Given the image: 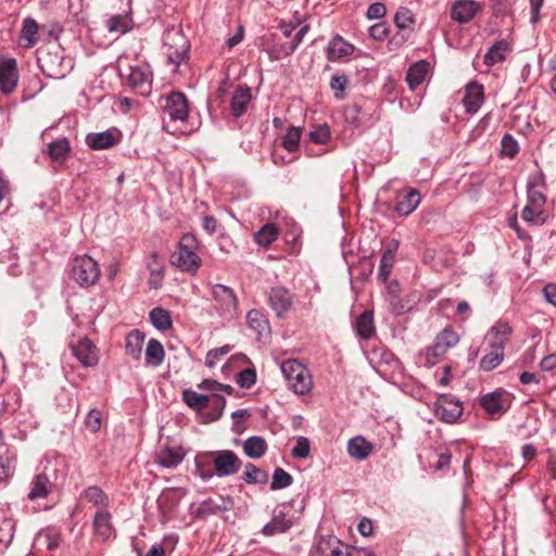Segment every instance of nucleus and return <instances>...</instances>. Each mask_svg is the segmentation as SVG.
<instances>
[{"instance_id": "f257e3e1", "label": "nucleus", "mask_w": 556, "mask_h": 556, "mask_svg": "<svg viewBox=\"0 0 556 556\" xmlns=\"http://www.w3.org/2000/svg\"><path fill=\"white\" fill-rule=\"evenodd\" d=\"M513 334V327L507 320H497L486 332L484 342L488 353L480 359L479 368L483 371H492L504 361L506 344Z\"/></svg>"}, {"instance_id": "f03ea898", "label": "nucleus", "mask_w": 556, "mask_h": 556, "mask_svg": "<svg viewBox=\"0 0 556 556\" xmlns=\"http://www.w3.org/2000/svg\"><path fill=\"white\" fill-rule=\"evenodd\" d=\"M200 242L193 233H184L170 255V264L180 271L197 275L202 266V258L198 254Z\"/></svg>"}, {"instance_id": "7ed1b4c3", "label": "nucleus", "mask_w": 556, "mask_h": 556, "mask_svg": "<svg viewBox=\"0 0 556 556\" xmlns=\"http://www.w3.org/2000/svg\"><path fill=\"white\" fill-rule=\"evenodd\" d=\"M281 372L290 390L295 394L305 395L313 388V380L308 369L296 359H287L281 363Z\"/></svg>"}, {"instance_id": "20e7f679", "label": "nucleus", "mask_w": 556, "mask_h": 556, "mask_svg": "<svg viewBox=\"0 0 556 556\" xmlns=\"http://www.w3.org/2000/svg\"><path fill=\"white\" fill-rule=\"evenodd\" d=\"M100 267L97 261L85 254L76 256L71 262V278L81 288H88L98 282Z\"/></svg>"}, {"instance_id": "39448f33", "label": "nucleus", "mask_w": 556, "mask_h": 556, "mask_svg": "<svg viewBox=\"0 0 556 556\" xmlns=\"http://www.w3.org/2000/svg\"><path fill=\"white\" fill-rule=\"evenodd\" d=\"M308 30L309 26L303 25L290 41H285L283 38L277 34H270L266 38L268 54L274 60H280L291 55L298 49Z\"/></svg>"}, {"instance_id": "423d86ee", "label": "nucleus", "mask_w": 556, "mask_h": 556, "mask_svg": "<svg viewBox=\"0 0 556 556\" xmlns=\"http://www.w3.org/2000/svg\"><path fill=\"white\" fill-rule=\"evenodd\" d=\"M546 197L538 191L527 193V204L521 211V218L533 226H542L548 219V213L545 210Z\"/></svg>"}, {"instance_id": "0eeeda50", "label": "nucleus", "mask_w": 556, "mask_h": 556, "mask_svg": "<svg viewBox=\"0 0 556 556\" xmlns=\"http://www.w3.org/2000/svg\"><path fill=\"white\" fill-rule=\"evenodd\" d=\"M55 469L45 467L41 472L36 473L30 483L27 498L29 501L47 498L56 490Z\"/></svg>"}, {"instance_id": "6e6552de", "label": "nucleus", "mask_w": 556, "mask_h": 556, "mask_svg": "<svg viewBox=\"0 0 556 556\" xmlns=\"http://www.w3.org/2000/svg\"><path fill=\"white\" fill-rule=\"evenodd\" d=\"M160 106L173 122H186L189 117L187 97L180 91H172L160 99Z\"/></svg>"}, {"instance_id": "1a4fd4ad", "label": "nucleus", "mask_w": 556, "mask_h": 556, "mask_svg": "<svg viewBox=\"0 0 556 556\" xmlns=\"http://www.w3.org/2000/svg\"><path fill=\"white\" fill-rule=\"evenodd\" d=\"M267 303L279 319L288 316L294 304V294L283 286H275L267 292Z\"/></svg>"}, {"instance_id": "9d476101", "label": "nucleus", "mask_w": 556, "mask_h": 556, "mask_svg": "<svg viewBox=\"0 0 556 556\" xmlns=\"http://www.w3.org/2000/svg\"><path fill=\"white\" fill-rule=\"evenodd\" d=\"M480 406L490 416H501L507 412L511 405V395L503 388L488 392L480 396Z\"/></svg>"}, {"instance_id": "9b49d317", "label": "nucleus", "mask_w": 556, "mask_h": 556, "mask_svg": "<svg viewBox=\"0 0 556 556\" xmlns=\"http://www.w3.org/2000/svg\"><path fill=\"white\" fill-rule=\"evenodd\" d=\"M214 464L215 473L218 477H228L239 472L242 460L231 450H219L210 452Z\"/></svg>"}, {"instance_id": "f8f14e48", "label": "nucleus", "mask_w": 556, "mask_h": 556, "mask_svg": "<svg viewBox=\"0 0 556 556\" xmlns=\"http://www.w3.org/2000/svg\"><path fill=\"white\" fill-rule=\"evenodd\" d=\"M462 402L451 394H440L434 403V415L441 421L454 424L463 414Z\"/></svg>"}, {"instance_id": "ddd939ff", "label": "nucleus", "mask_w": 556, "mask_h": 556, "mask_svg": "<svg viewBox=\"0 0 556 556\" xmlns=\"http://www.w3.org/2000/svg\"><path fill=\"white\" fill-rule=\"evenodd\" d=\"M153 75L149 65H137L129 67L127 85L138 94L147 97L152 90Z\"/></svg>"}, {"instance_id": "4468645a", "label": "nucleus", "mask_w": 556, "mask_h": 556, "mask_svg": "<svg viewBox=\"0 0 556 556\" xmlns=\"http://www.w3.org/2000/svg\"><path fill=\"white\" fill-rule=\"evenodd\" d=\"M17 61L14 58L0 60V91L9 96L13 93L18 84Z\"/></svg>"}, {"instance_id": "2eb2a0df", "label": "nucleus", "mask_w": 556, "mask_h": 556, "mask_svg": "<svg viewBox=\"0 0 556 556\" xmlns=\"http://www.w3.org/2000/svg\"><path fill=\"white\" fill-rule=\"evenodd\" d=\"M482 10V5L475 0H455L451 7V20L458 24H467Z\"/></svg>"}, {"instance_id": "dca6fc26", "label": "nucleus", "mask_w": 556, "mask_h": 556, "mask_svg": "<svg viewBox=\"0 0 556 556\" xmlns=\"http://www.w3.org/2000/svg\"><path fill=\"white\" fill-rule=\"evenodd\" d=\"M92 530L102 542L116 536V529L112 521V514L106 510H96L92 518Z\"/></svg>"}, {"instance_id": "f3484780", "label": "nucleus", "mask_w": 556, "mask_h": 556, "mask_svg": "<svg viewBox=\"0 0 556 556\" xmlns=\"http://www.w3.org/2000/svg\"><path fill=\"white\" fill-rule=\"evenodd\" d=\"M72 353L85 367H93L98 364V349L91 340L84 338L72 345Z\"/></svg>"}, {"instance_id": "a211bd4d", "label": "nucleus", "mask_w": 556, "mask_h": 556, "mask_svg": "<svg viewBox=\"0 0 556 556\" xmlns=\"http://www.w3.org/2000/svg\"><path fill=\"white\" fill-rule=\"evenodd\" d=\"M212 296L219 304L222 311L233 314L238 309V299L235 291L225 285L216 283L212 287Z\"/></svg>"}, {"instance_id": "6ab92c4d", "label": "nucleus", "mask_w": 556, "mask_h": 556, "mask_svg": "<svg viewBox=\"0 0 556 556\" xmlns=\"http://www.w3.org/2000/svg\"><path fill=\"white\" fill-rule=\"evenodd\" d=\"M252 100V89L245 85H238L230 99V113L233 117L239 118L243 116Z\"/></svg>"}, {"instance_id": "aec40b11", "label": "nucleus", "mask_w": 556, "mask_h": 556, "mask_svg": "<svg viewBox=\"0 0 556 556\" xmlns=\"http://www.w3.org/2000/svg\"><path fill=\"white\" fill-rule=\"evenodd\" d=\"M121 140L117 129H108L100 132H90L86 136V143L92 150H105L116 146Z\"/></svg>"}, {"instance_id": "412c9836", "label": "nucleus", "mask_w": 556, "mask_h": 556, "mask_svg": "<svg viewBox=\"0 0 556 556\" xmlns=\"http://www.w3.org/2000/svg\"><path fill=\"white\" fill-rule=\"evenodd\" d=\"M421 195L417 189L409 188L397 193L395 212L401 216H408L420 204Z\"/></svg>"}, {"instance_id": "4be33fe9", "label": "nucleus", "mask_w": 556, "mask_h": 556, "mask_svg": "<svg viewBox=\"0 0 556 556\" xmlns=\"http://www.w3.org/2000/svg\"><path fill=\"white\" fill-rule=\"evenodd\" d=\"M354 51V45L348 42L342 36L336 35L328 42L326 58L329 62H338L352 55Z\"/></svg>"}, {"instance_id": "5701e85b", "label": "nucleus", "mask_w": 556, "mask_h": 556, "mask_svg": "<svg viewBox=\"0 0 556 556\" xmlns=\"http://www.w3.org/2000/svg\"><path fill=\"white\" fill-rule=\"evenodd\" d=\"M185 451L180 445L165 444L156 454V463L164 468H177L185 458Z\"/></svg>"}, {"instance_id": "b1692460", "label": "nucleus", "mask_w": 556, "mask_h": 556, "mask_svg": "<svg viewBox=\"0 0 556 556\" xmlns=\"http://www.w3.org/2000/svg\"><path fill=\"white\" fill-rule=\"evenodd\" d=\"M484 101V89L478 81H471L466 86L463 104L469 114H475L479 111Z\"/></svg>"}, {"instance_id": "393cba45", "label": "nucleus", "mask_w": 556, "mask_h": 556, "mask_svg": "<svg viewBox=\"0 0 556 556\" xmlns=\"http://www.w3.org/2000/svg\"><path fill=\"white\" fill-rule=\"evenodd\" d=\"M293 526V520L288 518L287 514L282 510H275L269 522L262 528V533L266 536L285 533Z\"/></svg>"}, {"instance_id": "a878e982", "label": "nucleus", "mask_w": 556, "mask_h": 556, "mask_svg": "<svg viewBox=\"0 0 556 556\" xmlns=\"http://www.w3.org/2000/svg\"><path fill=\"white\" fill-rule=\"evenodd\" d=\"M72 147L67 138H58L47 146V154L50 159L58 164H64L70 157Z\"/></svg>"}, {"instance_id": "bb28decb", "label": "nucleus", "mask_w": 556, "mask_h": 556, "mask_svg": "<svg viewBox=\"0 0 556 556\" xmlns=\"http://www.w3.org/2000/svg\"><path fill=\"white\" fill-rule=\"evenodd\" d=\"M146 334L139 329H132L125 338V353L134 361L141 359Z\"/></svg>"}, {"instance_id": "cd10ccee", "label": "nucleus", "mask_w": 556, "mask_h": 556, "mask_svg": "<svg viewBox=\"0 0 556 556\" xmlns=\"http://www.w3.org/2000/svg\"><path fill=\"white\" fill-rule=\"evenodd\" d=\"M81 498L87 501L97 510H106L110 507L111 500L109 495L98 485H90L81 492Z\"/></svg>"}, {"instance_id": "c85d7f7f", "label": "nucleus", "mask_w": 556, "mask_h": 556, "mask_svg": "<svg viewBox=\"0 0 556 556\" xmlns=\"http://www.w3.org/2000/svg\"><path fill=\"white\" fill-rule=\"evenodd\" d=\"M318 551L321 556H351L350 546L334 536L323 539L318 544Z\"/></svg>"}, {"instance_id": "c756f323", "label": "nucleus", "mask_w": 556, "mask_h": 556, "mask_svg": "<svg viewBox=\"0 0 556 556\" xmlns=\"http://www.w3.org/2000/svg\"><path fill=\"white\" fill-rule=\"evenodd\" d=\"M429 67L430 64L426 60L417 61L409 66L406 73V83L408 84L410 90H415L424 83Z\"/></svg>"}, {"instance_id": "7c9ffc66", "label": "nucleus", "mask_w": 556, "mask_h": 556, "mask_svg": "<svg viewBox=\"0 0 556 556\" xmlns=\"http://www.w3.org/2000/svg\"><path fill=\"white\" fill-rule=\"evenodd\" d=\"M356 334L362 340H369L376 334V328L374 324V313L370 311H364L357 318L354 325Z\"/></svg>"}, {"instance_id": "2f4dec72", "label": "nucleus", "mask_w": 556, "mask_h": 556, "mask_svg": "<svg viewBox=\"0 0 556 556\" xmlns=\"http://www.w3.org/2000/svg\"><path fill=\"white\" fill-rule=\"evenodd\" d=\"M372 448V444L362 435L354 437L348 442L349 455L358 460L366 459L371 454Z\"/></svg>"}, {"instance_id": "473e14b6", "label": "nucleus", "mask_w": 556, "mask_h": 556, "mask_svg": "<svg viewBox=\"0 0 556 556\" xmlns=\"http://www.w3.org/2000/svg\"><path fill=\"white\" fill-rule=\"evenodd\" d=\"M509 51V43L505 39L496 40L484 54L483 63L488 66H494L506 59Z\"/></svg>"}, {"instance_id": "72a5a7b5", "label": "nucleus", "mask_w": 556, "mask_h": 556, "mask_svg": "<svg viewBox=\"0 0 556 556\" xmlns=\"http://www.w3.org/2000/svg\"><path fill=\"white\" fill-rule=\"evenodd\" d=\"M16 456L7 444L0 450V483L14 475Z\"/></svg>"}, {"instance_id": "f704fd0d", "label": "nucleus", "mask_w": 556, "mask_h": 556, "mask_svg": "<svg viewBox=\"0 0 556 556\" xmlns=\"http://www.w3.org/2000/svg\"><path fill=\"white\" fill-rule=\"evenodd\" d=\"M165 358V351L162 343L156 339H150L146 348V366L159 367Z\"/></svg>"}, {"instance_id": "c9c22d12", "label": "nucleus", "mask_w": 556, "mask_h": 556, "mask_svg": "<svg viewBox=\"0 0 556 556\" xmlns=\"http://www.w3.org/2000/svg\"><path fill=\"white\" fill-rule=\"evenodd\" d=\"M226 406V399L223 395L213 394L208 397V410L202 414V422L210 424L218 420Z\"/></svg>"}, {"instance_id": "e433bc0d", "label": "nucleus", "mask_w": 556, "mask_h": 556, "mask_svg": "<svg viewBox=\"0 0 556 556\" xmlns=\"http://www.w3.org/2000/svg\"><path fill=\"white\" fill-rule=\"evenodd\" d=\"M267 448L268 446L265 439L258 435H252L243 442V452L252 459L263 457L266 454Z\"/></svg>"}, {"instance_id": "4c0bfd02", "label": "nucleus", "mask_w": 556, "mask_h": 556, "mask_svg": "<svg viewBox=\"0 0 556 556\" xmlns=\"http://www.w3.org/2000/svg\"><path fill=\"white\" fill-rule=\"evenodd\" d=\"M241 479L247 484L265 485L268 482L269 477L266 470L261 469L253 463H247L244 465V471L241 476Z\"/></svg>"}, {"instance_id": "58836bf2", "label": "nucleus", "mask_w": 556, "mask_h": 556, "mask_svg": "<svg viewBox=\"0 0 556 556\" xmlns=\"http://www.w3.org/2000/svg\"><path fill=\"white\" fill-rule=\"evenodd\" d=\"M278 226L274 223H267L254 233V241L260 247L267 248L278 239Z\"/></svg>"}, {"instance_id": "ea45409f", "label": "nucleus", "mask_w": 556, "mask_h": 556, "mask_svg": "<svg viewBox=\"0 0 556 556\" xmlns=\"http://www.w3.org/2000/svg\"><path fill=\"white\" fill-rule=\"evenodd\" d=\"M149 318L154 328L166 331L172 328L173 320L168 311L163 307H154L149 313Z\"/></svg>"}, {"instance_id": "a19ab883", "label": "nucleus", "mask_w": 556, "mask_h": 556, "mask_svg": "<svg viewBox=\"0 0 556 556\" xmlns=\"http://www.w3.org/2000/svg\"><path fill=\"white\" fill-rule=\"evenodd\" d=\"M396 248H397V245H395L394 249L388 248L383 251V253L381 255L380 264H379V273H378V279L381 282H387V280L389 279V277L391 275V270L393 268L394 261H395V249Z\"/></svg>"}, {"instance_id": "79ce46f5", "label": "nucleus", "mask_w": 556, "mask_h": 556, "mask_svg": "<svg viewBox=\"0 0 556 556\" xmlns=\"http://www.w3.org/2000/svg\"><path fill=\"white\" fill-rule=\"evenodd\" d=\"M178 41L179 42L177 43V48L174 49L173 47H169L166 53L168 63L176 66H179L188 59L189 50L187 40L182 36L178 37Z\"/></svg>"}, {"instance_id": "37998d69", "label": "nucleus", "mask_w": 556, "mask_h": 556, "mask_svg": "<svg viewBox=\"0 0 556 556\" xmlns=\"http://www.w3.org/2000/svg\"><path fill=\"white\" fill-rule=\"evenodd\" d=\"M106 28L110 33L125 34L132 28V20L127 14H116L106 21Z\"/></svg>"}, {"instance_id": "c03bdc74", "label": "nucleus", "mask_w": 556, "mask_h": 556, "mask_svg": "<svg viewBox=\"0 0 556 556\" xmlns=\"http://www.w3.org/2000/svg\"><path fill=\"white\" fill-rule=\"evenodd\" d=\"M247 321L251 329L262 336L264 332L269 331V323L265 315L258 309H251L247 314Z\"/></svg>"}, {"instance_id": "a18cd8bd", "label": "nucleus", "mask_w": 556, "mask_h": 556, "mask_svg": "<svg viewBox=\"0 0 556 556\" xmlns=\"http://www.w3.org/2000/svg\"><path fill=\"white\" fill-rule=\"evenodd\" d=\"M225 510H228L226 505H219L212 498H207L200 503L194 511V517L197 519H205L208 516L216 515Z\"/></svg>"}, {"instance_id": "49530a36", "label": "nucleus", "mask_w": 556, "mask_h": 556, "mask_svg": "<svg viewBox=\"0 0 556 556\" xmlns=\"http://www.w3.org/2000/svg\"><path fill=\"white\" fill-rule=\"evenodd\" d=\"M16 522L12 518L2 517L0 519V544L3 549L8 548L14 538Z\"/></svg>"}, {"instance_id": "de8ad7c7", "label": "nucleus", "mask_w": 556, "mask_h": 556, "mask_svg": "<svg viewBox=\"0 0 556 556\" xmlns=\"http://www.w3.org/2000/svg\"><path fill=\"white\" fill-rule=\"evenodd\" d=\"M415 22L416 20L414 13L405 7H401L394 15V24L400 30H407L408 33H413V26L415 25Z\"/></svg>"}, {"instance_id": "09e8293b", "label": "nucleus", "mask_w": 556, "mask_h": 556, "mask_svg": "<svg viewBox=\"0 0 556 556\" xmlns=\"http://www.w3.org/2000/svg\"><path fill=\"white\" fill-rule=\"evenodd\" d=\"M212 457L208 453L199 454L195 456L194 464L200 478L204 481L210 480L214 477L215 469L211 468Z\"/></svg>"}, {"instance_id": "8fccbe9b", "label": "nucleus", "mask_w": 556, "mask_h": 556, "mask_svg": "<svg viewBox=\"0 0 556 556\" xmlns=\"http://www.w3.org/2000/svg\"><path fill=\"white\" fill-rule=\"evenodd\" d=\"M184 402L192 409L201 412L208 404V396L197 393L193 390H185L182 392Z\"/></svg>"}, {"instance_id": "3c124183", "label": "nucleus", "mask_w": 556, "mask_h": 556, "mask_svg": "<svg viewBox=\"0 0 556 556\" xmlns=\"http://www.w3.org/2000/svg\"><path fill=\"white\" fill-rule=\"evenodd\" d=\"M349 85L350 80L346 74H334L329 83L330 89L334 92V99L343 100L345 98V91L349 88Z\"/></svg>"}, {"instance_id": "603ef678", "label": "nucleus", "mask_w": 556, "mask_h": 556, "mask_svg": "<svg viewBox=\"0 0 556 556\" xmlns=\"http://www.w3.org/2000/svg\"><path fill=\"white\" fill-rule=\"evenodd\" d=\"M38 33V24L37 22L31 17H26L23 21V26L21 30L22 38L26 40V47H34L38 38L36 37Z\"/></svg>"}, {"instance_id": "864d4df0", "label": "nucleus", "mask_w": 556, "mask_h": 556, "mask_svg": "<svg viewBox=\"0 0 556 556\" xmlns=\"http://www.w3.org/2000/svg\"><path fill=\"white\" fill-rule=\"evenodd\" d=\"M447 351L438 343V341H433V344L428 346L426 353L424 355V365L427 367H432L437 363H439L446 354Z\"/></svg>"}, {"instance_id": "5fc2aeb1", "label": "nucleus", "mask_w": 556, "mask_h": 556, "mask_svg": "<svg viewBox=\"0 0 556 556\" xmlns=\"http://www.w3.org/2000/svg\"><path fill=\"white\" fill-rule=\"evenodd\" d=\"M301 141V128L291 126L282 137L281 146L288 152H295L299 149Z\"/></svg>"}, {"instance_id": "6e6d98bb", "label": "nucleus", "mask_w": 556, "mask_h": 556, "mask_svg": "<svg viewBox=\"0 0 556 556\" xmlns=\"http://www.w3.org/2000/svg\"><path fill=\"white\" fill-rule=\"evenodd\" d=\"M293 483V477L283 468L277 467L274 470L270 483V490H281L290 486Z\"/></svg>"}, {"instance_id": "4d7b16f0", "label": "nucleus", "mask_w": 556, "mask_h": 556, "mask_svg": "<svg viewBox=\"0 0 556 556\" xmlns=\"http://www.w3.org/2000/svg\"><path fill=\"white\" fill-rule=\"evenodd\" d=\"M434 340L438 341V343L442 345L445 351H448L458 343L459 337L452 327H445L437 334Z\"/></svg>"}, {"instance_id": "13d9d810", "label": "nucleus", "mask_w": 556, "mask_h": 556, "mask_svg": "<svg viewBox=\"0 0 556 556\" xmlns=\"http://www.w3.org/2000/svg\"><path fill=\"white\" fill-rule=\"evenodd\" d=\"M309 141L326 144L331 140V130L327 124L318 125L308 132Z\"/></svg>"}, {"instance_id": "bf43d9fd", "label": "nucleus", "mask_w": 556, "mask_h": 556, "mask_svg": "<svg viewBox=\"0 0 556 556\" xmlns=\"http://www.w3.org/2000/svg\"><path fill=\"white\" fill-rule=\"evenodd\" d=\"M519 152V144L513 135L506 132L501 140V155L514 159Z\"/></svg>"}, {"instance_id": "052dcab7", "label": "nucleus", "mask_w": 556, "mask_h": 556, "mask_svg": "<svg viewBox=\"0 0 556 556\" xmlns=\"http://www.w3.org/2000/svg\"><path fill=\"white\" fill-rule=\"evenodd\" d=\"M147 268L149 269L151 277H163L164 264L156 251L149 253Z\"/></svg>"}, {"instance_id": "680f3d73", "label": "nucleus", "mask_w": 556, "mask_h": 556, "mask_svg": "<svg viewBox=\"0 0 556 556\" xmlns=\"http://www.w3.org/2000/svg\"><path fill=\"white\" fill-rule=\"evenodd\" d=\"M345 121L349 124L359 127L364 124V113L359 104L354 103L344 111Z\"/></svg>"}, {"instance_id": "e2e57ef3", "label": "nucleus", "mask_w": 556, "mask_h": 556, "mask_svg": "<svg viewBox=\"0 0 556 556\" xmlns=\"http://www.w3.org/2000/svg\"><path fill=\"white\" fill-rule=\"evenodd\" d=\"M545 175L542 170L531 174L527 181V193L530 191H538L544 193L546 190Z\"/></svg>"}, {"instance_id": "0e129e2a", "label": "nucleus", "mask_w": 556, "mask_h": 556, "mask_svg": "<svg viewBox=\"0 0 556 556\" xmlns=\"http://www.w3.org/2000/svg\"><path fill=\"white\" fill-rule=\"evenodd\" d=\"M311 444L309 440L305 437H299L295 445L291 450V455L294 458L305 459L309 456Z\"/></svg>"}, {"instance_id": "69168bd1", "label": "nucleus", "mask_w": 556, "mask_h": 556, "mask_svg": "<svg viewBox=\"0 0 556 556\" xmlns=\"http://www.w3.org/2000/svg\"><path fill=\"white\" fill-rule=\"evenodd\" d=\"M391 311L394 315L401 316L412 311L413 305L408 300L401 299L399 294H394L390 299Z\"/></svg>"}, {"instance_id": "338daca9", "label": "nucleus", "mask_w": 556, "mask_h": 556, "mask_svg": "<svg viewBox=\"0 0 556 556\" xmlns=\"http://www.w3.org/2000/svg\"><path fill=\"white\" fill-rule=\"evenodd\" d=\"M236 382L240 388L250 389L256 382V371L254 368H245L241 370L236 378Z\"/></svg>"}, {"instance_id": "774afa93", "label": "nucleus", "mask_w": 556, "mask_h": 556, "mask_svg": "<svg viewBox=\"0 0 556 556\" xmlns=\"http://www.w3.org/2000/svg\"><path fill=\"white\" fill-rule=\"evenodd\" d=\"M41 536L47 543V548L50 551L56 549L62 542V533L58 529H47L41 533Z\"/></svg>"}]
</instances>
